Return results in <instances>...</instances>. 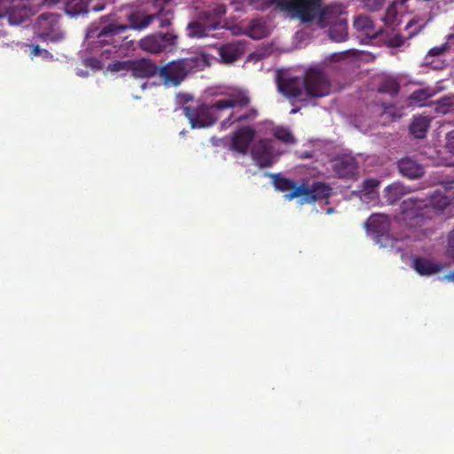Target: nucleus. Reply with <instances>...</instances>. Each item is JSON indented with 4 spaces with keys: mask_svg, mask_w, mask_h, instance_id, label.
<instances>
[{
    "mask_svg": "<svg viewBox=\"0 0 454 454\" xmlns=\"http://www.w3.org/2000/svg\"><path fill=\"white\" fill-rule=\"evenodd\" d=\"M278 91L288 99H297L305 102L309 98H319L329 95L331 82L325 72L317 67L306 69L302 77L282 76L277 77Z\"/></svg>",
    "mask_w": 454,
    "mask_h": 454,
    "instance_id": "f257e3e1",
    "label": "nucleus"
},
{
    "mask_svg": "<svg viewBox=\"0 0 454 454\" xmlns=\"http://www.w3.org/2000/svg\"><path fill=\"white\" fill-rule=\"evenodd\" d=\"M454 208L453 187L436 189L426 197L411 196L401 203V220L412 228L423 223L429 217L431 209L442 211L446 207Z\"/></svg>",
    "mask_w": 454,
    "mask_h": 454,
    "instance_id": "f03ea898",
    "label": "nucleus"
},
{
    "mask_svg": "<svg viewBox=\"0 0 454 454\" xmlns=\"http://www.w3.org/2000/svg\"><path fill=\"white\" fill-rule=\"evenodd\" d=\"M250 104V98L244 91L228 94L225 98L215 100L211 105L200 104L196 106H186L184 114L192 129L212 126L224 113L231 109H241Z\"/></svg>",
    "mask_w": 454,
    "mask_h": 454,
    "instance_id": "7ed1b4c3",
    "label": "nucleus"
},
{
    "mask_svg": "<svg viewBox=\"0 0 454 454\" xmlns=\"http://www.w3.org/2000/svg\"><path fill=\"white\" fill-rule=\"evenodd\" d=\"M270 176L277 191L288 192L285 194V198L288 200L299 198L301 205L327 200L331 195L332 187L324 182L316 181L310 185L307 182H302L298 184L294 180L288 179L281 174H272Z\"/></svg>",
    "mask_w": 454,
    "mask_h": 454,
    "instance_id": "20e7f679",
    "label": "nucleus"
},
{
    "mask_svg": "<svg viewBox=\"0 0 454 454\" xmlns=\"http://www.w3.org/2000/svg\"><path fill=\"white\" fill-rule=\"evenodd\" d=\"M208 66L206 55H196L171 61L159 67V75L166 86L176 87L185 79L187 74L195 70H202Z\"/></svg>",
    "mask_w": 454,
    "mask_h": 454,
    "instance_id": "39448f33",
    "label": "nucleus"
},
{
    "mask_svg": "<svg viewBox=\"0 0 454 454\" xmlns=\"http://www.w3.org/2000/svg\"><path fill=\"white\" fill-rule=\"evenodd\" d=\"M153 11L149 14L133 12L129 15V25L133 29H145L157 21L159 27H168L175 18L174 5L171 0H154Z\"/></svg>",
    "mask_w": 454,
    "mask_h": 454,
    "instance_id": "423d86ee",
    "label": "nucleus"
},
{
    "mask_svg": "<svg viewBox=\"0 0 454 454\" xmlns=\"http://www.w3.org/2000/svg\"><path fill=\"white\" fill-rule=\"evenodd\" d=\"M33 27L35 35L43 42L58 43L65 37L60 25V15L57 13L44 12L40 14Z\"/></svg>",
    "mask_w": 454,
    "mask_h": 454,
    "instance_id": "0eeeda50",
    "label": "nucleus"
},
{
    "mask_svg": "<svg viewBox=\"0 0 454 454\" xmlns=\"http://www.w3.org/2000/svg\"><path fill=\"white\" fill-rule=\"evenodd\" d=\"M278 5L292 12L301 23L317 24L322 0H280Z\"/></svg>",
    "mask_w": 454,
    "mask_h": 454,
    "instance_id": "6e6552de",
    "label": "nucleus"
},
{
    "mask_svg": "<svg viewBox=\"0 0 454 454\" xmlns=\"http://www.w3.org/2000/svg\"><path fill=\"white\" fill-rule=\"evenodd\" d=\"M35 13L29 3L25 0H0V18L7 20L10 25H23Z\"/></svg>",
    "mask_w": 454,
    "mask_h": 454,
    "instance_id": "1a4fd4ad",
    "label": "nucleus"
},
{
    "mask_svg": "<svg viewBox=\"0 0 454 454\" xmlns=\"http://www.w3.org/2000/svg\"><path fill=\"white\" fill-rule=\"evenodd\" d=\"M178 43V35L174 30L167 33H153L139 42V46L143 51L150 53H160L162 51H170L174 50Z\"/></svg>",
    "mask_w": 454,
    "mask_h": 454,
    "instance_id": "9d476101",
    "label": "nucleus"
},
{
    "mask_svg": "<svg viewBox=\"0 0 454 454\" xmlns=\"http://www.w3.org/2000/svg\"><path fill=\"white\" fill-rule=\"evenodd\" d=\"M127 26L108 24L97 35L96 45L113 47L114 51L120 50L125 38L124 33Z\"/></svg>",
    "mask_w": 454,
    "mask_h": 454,
    "instance_id": "9b49d317",
    "label": "nucleus"
},
{
    "mask_svg": "<svg viewBox=\"0 0 454 454\" xmlns=\"http://www.w3.org/2000/svg\"><path fill=\"white\" fill-rule=\"evenodd\" d=\"M345 9L343 4L337 2L324 6L321 5L317 26L320 28H325L340 20H346L347 19L342 17Z\"/></svg>",
    "mask_w": 454,
    "mask_h": 454,
    "instance_id": "f8f14e48",
    "label": "nucleus"
},
{
    "mask_svg": "<svg viewBox=\"0 0 454 454\" xmlns=\"http://www.w3.org/2000/svg\"><path fill=\"white\" fill-rule=\"evenodd\" d=\"M254 160L260 168L270 167L274 163L273 146L270 140L261 139L251 150Z\"/></svg>",
    "mask_w": 454,
    "mask_h": 454,
    "instance_id": "ddd939ff",
    "label": "nucleus"
},
{
    "mask_svg": "<svg viewBox=\"0 0 454 454\" xmlns=\"http://www.w3.org/2000/svg\"><path fill=\"white\" fill-rule=\"evenodd\" d=\"M254 137L255 130L252 127H240L232 134L230 148L241 154H247Z\"/></svg>",
    "mask_w": 454,
    "mask_h": 454,
    "instance_id": "4468645a",
    "label": "nucleus"
},
{
    "mask_svg": "<svg viewBox=\"0 0 454 454\" xmlns=\"http://www.w3.org/2000/svg\"><path fill=\"white\" fill-rule=\"evenodd\" d=\"M332 167L335 174L340 178H351L357 172V162L351 155H341L336 157L332 161Z\"/></svg>",
    "mask_w": 454,
    "mask_h": 454,
    "instance_id": "2eb2a0df",
    "label": "nucleus"
},
{
    "mask_svg": "<svg viewBox=\"0 0 454 454\" xmlns=\"http://www.w3.org/2000/svg\"><path fill=\"white\" fill-rule=\"evenodd\" d=\"M159 74V67L150 59L132 60L131 75L135 78H150Z\"/></svg>",
    "mask_w": 454,
    "mask_h": 454,
    "instance_id": "dca6fc26",
    "label": "nucleus"
},
{
    "mask_svg": "<svg viewBox=\"0 0 454 454\" xmlns=\"http://www.w3.org/2000/svg\"><path fill=\"white\" fill-rule=\"evenodd\" d=\"M246 42L241 40L222 44L218 49L219 56L223 63L230 64L238 60L244 53Z\"/></svg>",
    "mask_w": 454,
    "mask_h": 454,
    "instance_id": "f3484780",
    "label": "nucleus"
},
{
    "mask_svg": "<svg viewBox=\"0 0 454 454\" xmlns=\"http://www.w3.org/2000/svg\"><path fill=\"white\" fill-rule=\"evenodd\" d=\"M217 27V21L194 20L187 25V35L191 38H205Z\"/></svg>",
    "mask_w": 454,
    "mask_h": 454,
    "instance_id": "a211bd4d",
    "label": "nucleus"
},
{
    "mask_svg": "<svg viewBox=\"0 0 454 454\" xmlns=\"http://www.w3.org/2000/svg\"><path fill=\"white\" fill-rule=\"evenodd\" d=\"M397 166L399 172L409 179L420 178L425 173L423 166L411 157L402 158Z\"/></svg>",
    "mask_w": 454,
    "mask_h": 454,
    "instance_id": "6ab92c4d",
    "label": "nucleus"
},
{
    "mask_svg": "<svg viewBox=\"0 0 454 454\" xmlns=\"http://www.w3.org/2000/svg\"><path fill=\"white\" fill-rule=\"evenodd\" d=\"M412 267L421 276L435 274L443 268L442 263L420 256H416L412 259Z\"/></svg>",
    "mask_w": 454,
    "mask_h": 454,
    "instance_id": "aec40b11",
    "label": "nucleus"
},
{
    "mask_svg": "<svg viewBox=\"0 0 454 454\" xmlns=\"http://www.w3.org/2000/svg\"><path fill=\"white\" fill-rule=\"evenodd\" d=\"M353 26L357 31L362 32L367 37L372 39L377 38L380 35L384 33V30L381 27L376 29L373 20L365 15H361L356 18Z\"/></svg>",
    "mask_w": 454,
    "mask_h": 454,
    "instance_id": "412c9836",
    "label": "nucleus"
},
{
    "mask_svg": "<svg viewBox=\"0 0 454 454\" xmlns=\"http://www.w3.org/2000/svg\"><path fill=\"white\" fill-rule=\"evenodd\" d=\"M430 122L431 119L427 116H414L409 126L411 134L413 135L416 138H424L428 131Z\"/></svg>",
    "mask_w": 454,
    "mask_h": 454,
    "instance_id": "4be33fe9",
    "label": "nucleus"
},
{
    "mask_svg": "<svg viewBox=\"0 0 454 454\" xmlns=\"http://www.w3.org/2000/svg\"><path fill=\"white\" fill-rule=\"evenodd\" d=\"M258 115L255 108H248L243 114H238L237 112L231 111L230 114L223 121L222 126L225 127L236 122H242L254 120Z\"/></svg>",
    "mask_w": 454,
    "mask_h": 454,
    "instance_id": "5701e85b",
    "label": "nucleus"
},
{
    "mask_svg": "<svg viewBox=\"0 0 454 454\" xmlns=\"http://www.w3.org/2000/svg\"><path fill=\"white\" fill-rule=\"evenodd\" d=\"M367 227L374 233L382 234L388 231V218L387 215L380 214L372 215L367 221Z\"/></svg>",
    "mask_w": 454,
    "mask_h": 454,
    "instance_id": "b1692460",
    "label": "nucleus"
},
{
    "mask_svg": "<svg viewBox=\"0 0 454 454\" xmlns=\"http://www.w3.org/2000/svg\"><path fill=\"white\" fill-rule=\"evenodd\" d=\"M386 199L389 204H395L401 200L410 190L401 183H393L386 189Z\"/></svg>",
    "mask_w": 454,
    "mask_h": 454,
    "instance_id": "393cba45",
    "label": "nucleus"
},
{
    "mask_svg": "<svg viewBox=\"0 0 454 454\" xmlns=\"http://www.w3.org/2000/svg\"><path fill=\"white\" fill-rule=\"evenodd\" d=\"M381 20L387 27L391 28H395L401 23V16L397 11L396 2H393L388 5Z\"/></svg>",
    "mask_w": 454,
    "mask_h": 454,
    "instance_id": "a878e982",
    "label": "nucleus"
},
{
    "mask_svg": "<svg viewBox=\"0 0 454 454\" xmlns=\"http://www.w3.org/2000/svg\"><path fill=\"white\" fill-rule=\"evenodd\" d=\"M329 36L334 42H343L348 38V22L340 20L329 26Z\"/></svg>",
    "mask_w": 454,
    "mask_h": 454,
    "instance_id": "bb28decb",
    "label": "nucleus"
},
{
    "mask_svg": "<svg viewBox=\"0 0 454 454\" xmlns=\"http://www.w3.org/2000/svg\"><path fill=\"white\" fill-rule=\"evenodd\" d=\"M90 0H70L66 5V12L74 17L89 12Z\"/></svg>",
    "mask_w": 454,
    "mask_h": 454,
    "instance_id": "cd10ccee",
    "label": "nucleus"
},
{
    "mask_svg": "<svg viewBox=\"0 0 454 454\" xmlns=\"http://www.w3.org/2000/svg\"><path fill=\"white\" fill-rule=\"evenodd\" d=\"M438 114H446L454 112V96H445L434 102Z\"/></svg>",
    "mask_w": 454,
    "mask_h": 454,
    "instance_id": "c85d7f7f",
    "label": "nucleus"
},
{
    "mask_svg": "<svg viewBox=\"0 0 454 454\" xmlns=\"http://www.w3.org/2000/svg\"><path fill=\"white\" fill-rule=\"evenodd\" d=\"M248 35L253 39H262L266 36V28L259 20H251L248 26Z\"/></svg>",
    "mask_w": 454,
    "mask_h": 454,
    "instance_id": "c756f323",
    "label": "nucleus"
},
{
    "mask_svg": "<svg viewBox=\"0 0 454 454\" xmlns=\"http://www.w3.org/2000/svg\"><path fill=\"white\" fill-rule=\"evenodd\" d=\"M391 33H387L385 35V43L390 48H398L404 44L407 40L405 35H403L399 32H395V28H392Z\"/></svg>",
    "mask_w": 454,
    "mask_h": 454,
    "instance_id": "7c9ffc66",
    "label": "nucleus"
},
{
    "mask_svg": "<svg viewBox=\"0 0 454 454\" xmlns=\"http://www.w3.org/2000/svg\"><path fill=\"white\" fill-rule=\"evenodd\" d=\"M274 137L285 144H294L296 141L291 130L285 127H277L274 129Z\"/></svg>",
    "mask_w": 454,
    "mask_h": 454,
    "instance_id": "2f4dec72",
    "label": "nucleus"
},
{
    "mask_svg": "<svg viewBox=\"0 0 454 454\" xmlns=\"http://www.w3.org/2000/svg\"><path fill=\"white\" fill-rule=\"evenodd\" d=\"M431 97V94L426 89H419L413 91L409 99L411 104H418L419 106H424L427 100Z\"/></svg>",
    "mask_w": 454,
    "mask_h": 454,
    "instance_id": "473e14b6",
    "label": "nucleus"
},
{
    "mask_svg": "<svg viewBox=\"0 0 454 454\" xmlns=\"http://www.w3.org/2000/svg\"><path fill=\"white\" fill-rule=\"evenodd\" d=\"M400 86L397 82L394 80L384 81L379 87V91L381 93L389 94L395 97L399 93Z\"/></svg>",
    "mask_w": 454,
    "mask_h": 454,
    "instance_id": "72a5a7b5",
    "label": "nucleus"
},
{
    "mask_svg": "<svg viewBox=\"0 0 454 454\" xmlns=\"http://www.w3.org/2000/svg\"><path fill=\"white\" fill-rule=\"evenodd\" d=\"M425 27V24L418 25V20L415 19L411 20L405 26L404 30L407 35H405L407 40H410L419 35Z\"/></svg>",
    "mask_w": 454,
    "mask_h": 454,
    "instance_id": "f704fd0d",
    "label": "nucleus"
},
{
    "mask_svg": "<svg viewBox=\"0 0 454 454\" xmlns=\"http://www.w3.org/2000/svg\"><path fill=\"white\" fill-rule=\"evenodd\" d=\"M131 64L132 60L130 59L123 61L116 60L110 63L107 67V69L111 72H119L122 70L131 72Z\"/></svg>",
    "mask_w": 454,
    "mask_h": 454,
    "instance_id": "c9c22d12",
    "label": "nucleus"
},
{
    "mask_svg": "<svg viewBox=\"0 0 454 454\" xmlns=\"http://www.w3.org/2000/svg\"><path fill=\"white\" fill-rule=\"evenodd\" d=\"M249 4L260 11H264L271 7L273 4H278L280 0H248Z\"/></svg>",
    "mask_w": 454,
    "mask_h": 454,
    "instance_id": "e433bc0d",
    "label": "nucleus"
},
{
    "mask_svg": "<svg viewBox=\"0 0 454 454\" xmlns=\"http://www.w3.org/2000/svg\"><path fill=\"white\" fill-rule=\"evenodd\" d=\"M384 2L385 0H363L365 8L371 12L379 10Z\"/></svg>",
    "mask_w": 454,
    "mask_h": 454,
    "instance_id": "4c0bfd02",
    "label": "nucleus"
},
{
    "mask_svg": "<svg viewBox=\"0 0 454 454\" xmlns=\"http://www.w3.org/2000/svg\"><path fill=\"white\" fill-rule=\"evenodd\" d=\"M450 48L449 43H444L440 46L433 47L429 50L427 55L428 56H441L448 49Z\"/></svg>",
    "mask_w": 454,
    "mask_h": 454,
    "instance_id": "58836bf2",
    "label": "nucleus"
},
{
    "mask_svg": "<svg viewBox=\"0 0 454 454\" xmlns=\"http://www.w3.org/2000/svg\"><path fill=\"white\" fill-rule=\"evenodd\" d=\"M445 149L448 153L454 155V129L446 134Z\"/></svg>",
    "mask_w": 454,
    "mask_h": 454,
    "instance_id": "ea45409f",
    "label": "nucleus"
},
{
    "mask_svg": "<svg viewBox=\"0 0 454 454\" xmlns=\"http://www.w3.org/2000/svg\"><path fill=\"white\" fill-rule=\"evenodd\" d=\"M447 254L454 260V230L449 234Z\"/></svg>",
    "mask_w": 454,
    "mask_h": 454,
    "instance_id": "a19ab883",
    "label": "nucleus"
},
{
    "mask_svg": "<svg viewBox=\"0 0 454 454\" xmlns=\"http://www.w3.org/2000/svg\"><path fill=\"white\" fill-rule=\"evenodd\" d=\"M117 51H118V50L114 51V49L113 47L106 48L101 52V56H102V58L109 59L112 56L113 53H116Z\"/></svg>",
    "mask_w": 454,
    "mask_h": 454,
    "instance_id": "79ce46f5",
    "label": "nucleus"
},
{
    "mask_svg": "<svg viewBox=\"0 0 454 454\" xmlns=\"http://www.w3.org/2000/svg\"><path fill=\"white\" fill-rule=\"evenodd\" d=\"M43 52L47 53L48 51L41 49L39 45H32L31 54L33 56H40Z\"/></svg>",
    "mask_w": 454,
    "mask_h": 454,
    "instance_id": "37998d69",
    "label": "nucleus"
},
{
    "mask_svg": "<svg viewBox=\"0 0 454 454\" xmlns=\"http://www.w3.org/2000/svg\"><path fill=\"white\" fill-rule=\"evenodd\" d=\"M364 187L367 188L369 186H377L378 185V182L375 181V180H372V179H367L364 181Z\"/></svg>",
    "mask_w": 454,
    "mask_h": 454,
    "instance_id": "c03bdc74",
    "label": "nucleus"
},
{
    "mask_svg": "<svg viewBox=\"0 0 454 454\" xmlns=\"http://www.w3.org/2000/svg\"><path fill=\"white\" fill-rule=\"evenodd\" d=\"M385 113H387V114H389L393 115V117H394V118H399V117L401 116L400 114H396V115H395V114H392V113L390 112V107H387V106L385 107Z\"/></svg>",
    "mask_w": 454,
    "mask_h": 454,
    "instance_id": "a18cd8bd",
    "label": "nucleus"
},
{
    "mask_svg": "<svg viewBox=\"0 0 454 454\" xmlns=\"http://www.w3.org/2000/svg\"><path fill=\"white\" fill-rule=\"evenodd\" d=\"M217 12L219 14H224L225 13V7L223 5H220L217 7Z\"/></svg>",
    "mask_w": 454,
    "mask_h": 454,
    "instance_id": "49530a36",
    "label": "nucleus"
},
{
    "mask_svg": "<svg viewBox=\"0 0 454 454\" xmlns=\"http://www.w3.org/2000/svg\"><path fill=\"white\" fill-rule=\"evenodd\" d=\"M448 280H450V281H453L454 282V272H451L448 275H446L445 277Z\"/></svg>",
    "mask_w": 454,
    "mask_h": 454,
    "instance_id": "de8ad7c7",
    "label": "nucleus"
},
{
    "mask_svg": "<svg viewBox=\"0 0 454 454\" xmlns=\"http://www.w3.org/2000/svg\"><path fill=\"white\" fill-rule=\"evenodd\" d=\"M418 2H425L427 4H434L436 0H417Z\"/></svg>",
    "mask_w": 454,
    "mask_h": 454,
    "instance_id": "09e8293b",
    "label": "nucleus"
},
{
    "mask_svg": "<svg viewBox=\"0 0 454 454\" xmlns=\"http://www.w3.org/2000/svg\"><path fill=\"white\" fill-rule=\"evenodd\" d=\"M103 8H104V6H103V5H102V6H98V7H97V6H93V7H92V9H93L94 11H97V12L103 10Z\"/></svg>",
    "mask_w": 454,
    "mask_h": 454,
    "instance_id": "8fccbe9b",
    "label": "nucleus"
},
{
    "mask_svg": "<svg viewBox=\"0 0 454 454\" xmlns=\"http://www.w3.org/2000/svg\"><path fill=\"white\" fill-rule=\"evenodd\" d=\"M298 111H299V108H293V109L290 111V114H294L298 113Z\"/></svg>",
    "mask_w": 454,
    "mask_h": 454,
    "instance_id": "3c124183",
    "label": "nucleus"
},
{
    "mask_svg": "<svg viewBox=\"0 0 454 454\" xmlns=\"http://www.w3.org/2000/svg\"><path fill=\"white\" fill-rule=\"evenodd\" d=\"M401 4H404L408 0H398Z\"/></svg>",
    "mask_w": 454,
    "mask_h": 454,
    "instance_id": "603ef678",
    "label": "nucleus"
},
{
    "mask_svg": "<svg viewBox=\"0 0 454 454\" xmlns=\"http://www.w3.org/2000/svg\"><path fill=\"white\" fill-rule=\"evenodd\" d=\"M452 38H454V35H450L449 36V39H452Z\"/></svg>",
    "mask_w": 454,
    "mask_h": 454,
    "instance_id": "864d4df0",
    "label": "nucleus"
}]
</instances>
